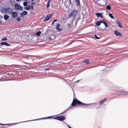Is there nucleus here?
I'll return each instance as SVG.
<instances>
[{"mask_svg": "<svg viewBox=\"0 0 128 128\" xmlns=\"http://www.w3.org/2000/svg\"><path fill=\"white\" fill-rule=\"evenodd\" d=\"M77 104L79 105H84L86 106H88L91 105V104H86L78 100L76 98H74L71 105L72 106H75Z\"/></svg>", "mask_w": 128, "mask_h": 128, "instance_id": "obj_1", "label": "nucleus"}, {"mask_svg": "<svg viewBox=\"0 0 128 128\" xmlns=\"http://www.w3.org/2000/svg\"><path fill=\"white\" fill-rule=\"evenodd\" d=\"M52 118H52V116H50L47 117H44V118H42L41 119H52ZM41 119V118L38 119H37L33 120H28V121H25V122H19L17 123H14L10 124H1V123H0V125H2L7 126V125H8L9 124H10L12 125H16V124H17L20 123L26 122H30V121H35V120H40Z\"/></svg>", "mask_w": 128, "mask_h": 128, "instance_id": "obj_2", "label": "nucleus"}, {"mask_svg": "<svg viewBox=\"0 0 128 128\" xmlns=\"http://www.w3.org/2000/svg\"><path fill=\"white\" fill-rule=\"evenodd\" d=\"M30 34H29L28 35L27 34V35L29 37L33 38L34 37H37L39 36L40 35L41 32H36V33H32V32H30Z\"/></svg>", "mask_w": 128, "mask_h": 128, "instance_id": "obj_3", "label": "nucleus"}, {"mask_svg": "<svg viewBox=\"0 0 128 128\" xmlns=\"http://www.w3.org/2000/svg\"><path fill=\"white\" fill-rule=\"evenodd\" d=\"M54 119L60 121H63L65 120L66 118L64 116H60L56 117L54 118Z\"/></svg>", "mask_w": 128, "mask_h": 128, "instance_id": "obj_4", "label": "nucleus"}, {"mask_svg": "<svg viewBox=\"0 0 128 128\" xmlns=\"http://www.w3.org/2000/svg\"><path fill=\"white\" fill-rule=\"evenodd\" d=\"M77 12V11L76 10H73L72 12L70 14L69 16L73 17L74 18L76 16Z\"/></svg>", "mask_w": 128, "mask_h": 128, "instance_id": "obj_5", "label": "nucleus"}, {"mask_svg": "<svg viewBox=\"0 0 128 128\" xmlns=\"http://www.w3.org/2000/svg\"><path fill=\"white\" fill-rule=\"evenodd\" d=\"M14 6L15 9L16 10H22V7L18 4H15Z\"/></svg>", "mask_w": 128, "mask_h": 128, "instance_id": "obj_6", "label": "nucleus"}, {"mask_svg": "<svg viewBox=\"0 0 128 128\" xmlns=\"http://www.w3.org/2000/svg\"><path fill=\"white\" fill-rule=\"evenodd\" d=\"M12 10L11 8H6L5 13L7 14H10L12 12Z\"/></svg>", "mask_w": 128, "mask_h": 128, "instance_id": "obj_7", "label": "nucleus"}, {"mask_svg": "<svg viewBox=\"0 0 128 128\" xmlns=\"http://www.w3.org/2000/svg\"><path fill=\"white\" fill-rule=\"evenodd\" d=\"M106 4V2L105 0H101L99 5L100 6H105Z\"/></svg>", "mask_w": 128, "mask_h": 128, "instance_id": "obj_8", "label": "nucleus"}, {"mask_svg": "<svg viewBox=\"0 0 128 128\" xmlns=\"http://www.w3.org/2000/svg\"><path fill=\"white\" fill-rule=\"evenodd\" d=\"M52 15V14H50L46 15L44 19V20L45 21H48V20H49L50 18Z\"/></svg>", "mask_w": 128, "mask_h": 128, "instance_id": "obj_9", "label": "nucleus"}, {"mask_svg": "<svg viewBox=\"0 0 128 128\" xmlns=\"http://www.w3.org/2000/svg\"><path fill=\"white\" fill-rule=\"evenodd\" d=\"M0 44L2 45H5L7 46H10V44L5 42H2L0 43Z\"/></svg>", "mask_w": 128, "mask_h": 128, "instance_id": "obj_10", "label": "nucleus"}, {"mask_svg": "<svg viewBox=\"0 0 128 128\" xmlns=\"http://www.w3.org/2000/svg\"><path fill=\"white\" fill-rule=\"evenodd\" d=\"M12 18H16L18 16V14L16 12H12Z\"/></svg>", "mask_w": 128, "mask_h": 128, "instance_id": "obj_11", "label": "nucleus"}, {"mask_svg": "<svg viewBox=\"0 0 128 128\" xmlns=\"http://www.w3.org/2000/svg\"><path fill=\"white\" fill-rule=\"evenodd\" d=\"M107 98H105L103 99L100 100L99 102V104L100 105H102L104 102L106 100Z\"/></svg>", "mask_w": 128, "mask_h": 128, "instance_id": "obj_12", "label": "nucleus"}, {"mask_svg": "<svg viewBox=\"0 0 128 128\" xmlns=\"http://www.w3.org/2000/svg\"><path fill=\"white\" fill-rule=\"evenodd\" d=\"M60 26V25L59 24H58L56 25V29L58 31H61L62 30V29H60L59 28V27Z\"/></svg>", "mask_w": 128, "mask_h": 128, "instance_id": "obj_13", "label": "nucleus"}, {"mask_svg": "<svg viewBox=\"0 0 128 128\" xmlns=\"http://www.w3.org/2000/svg\"><path fill=\"white\" fill-rule=\"evenodd\" d=\"M55 38V36L54 35H52L49 38V39L50 41H52Z\"/></svg>", "mask_w": 128, "mask_h": 128, "instance_id": "obj_14", "label": "nucleus"}, {"mask_svg": "<svg viewBox=\"0 0 128 128\" xmlns=\"http://www.w3.org/2000/svg\"><path fill=\"white\" fill-rule=\"evenodd\" d=\"M102 23V20H100L98 21L96 23V25L97 26H99L100 24Z\"/></svg>", "mask_w": 128, "mask_h": 128, "instance_id": "obj_15", "label": "nucleus"}, {"mask_svg": "<svg viewBox=\"0 0 128 128\" xmlns=\"http://www.w3.org/2000/svg\"><path fill=\"white\" fill-rule=\"evenodd\" d=\"M28 14V12L26 11H24L22 12L21 15L22 16H24Z\"/></svg>", "mask_w": 128, "mask_h": 128, "instance_id": "obj_16", "label": "nucleus"}, {"mask_svg": "<svg viewBox=\"0 0 128 128\" xmlns=\"http://www.w3.org/2000/svg\"><path fill=\"white\" fill-rule=\"evenodd\" d=\"M116 24L118 25V26L121 28H122V25L120 23V22L118 21H116Z\"/></svg>", "mask_w": 128, "mask_h": 128, "instance_id": "obj_17", "label": "nucleus"}, {"mask_svg": "<svg viewBox=\"0 0 128 128\" xmlns=\"http://www.w3.org/2000/svg\"><path fill=\"white\" fill-rule=\"evenodd\" d=\"M97 35L96 34H94V37L95 39H98L101 37V36L99 34H98Z\"/></svg>", "mask_w": 128, "mask_h": 128, "instance_id": "obj_18", "label": "nucleus"}, {"mask_svg": "<svg viewBox=\"0 0 128 128\" xmlns=\"http://www.w3.org/2000/svg\"><path fill=\"white\" fill-rule=\"evenodd\" d=\"M102 23H103V24L106 27H108V26L105 20H102Z\"/></svg>", "mask_w": 128, "mask_h": 128, "instance_id": "obj_19", "label": "nucleus"}, {"mask_svg": "<svg viewBox=\"0 0 128 128\" xmlns=\"http://www.w3.org/2000/svg\"><path fill=\"white\" fill-rule=\"evenodd\" d=\"M114 34L116 36H121L122 35L120 32H114Z\"/></svg>", "mask_w": 128, "mask_h": 128, "instance_id": "obj_20", "label": "nucleus"}, {"mask_svg": "<svg viewBox=\"0 0 128 128\" xmlns=\"http://www.w3.org/2000/svg\"><path fill=\"white\" fill-rule=\"evenodd\" d=\"M68 28H73V27L74 26L73 25V24H68Z\"/></svg>", "mask_w": 128, "mask_h": 128, "instance_id": "obj_21", "label": "nucleus"}, {"mask_svg": "<svg viewBox=\"0 0 128 128\" xmlns=\"http://www.w3.org/2000/svg\"><path fill=\"white\" fill-rule=\"evenodd\" d=\"M83 62L85 63L86 64H88L89 63V61L88 59H84L83 60Z\"/></svg>", "mask_w": 128, "mask_h": 128, "instance_id": "obj_22", "label": "nucleus"}, {"mask_svg": "<svg viewBox=\"0 0 128 128\" xmlns=\"http://www.w3.org/2000/svg\"><path fill=\"white\" fill-rule=\"evenodd\" d=\"M102 14L100 13H97L96 14V15L98 17H103Z\"/></svg>", "mask_w": 128, "mask_h": 128, "instance_id": "obj_23", "label": "nucleus"}, {"mask_svg": "<svg viewBox=\"0 0 128 128\" xmlns=\"http://www.w3.org/2000/svg\"><path fill=\"white\" fill-rule=\"evenodd\" d=\"M52 63H46L45 64V65L46 66L50 67L52 66Z\"/></svg>", "mask_w": 128, "mask_h": 128, "instance_id": "obj_24", "label": "nucleus"}, {"mask_svg": "<svg viewBox=\"0 0 128 128\" xmlns=\"http://www.w3.org/2000/svg\"><path fill=\"white\" fill-rule=\"evenodd\" d=\"M9 16L6 14H5L4 16V18L5 20H7L9 18Z\"/></svg>", "mask_w": 128, "mask_h": 128, "instance_id": "obj_25", "label": "nucleus"}, {"mask_svg": "<svg viewBox=\"0 0 128 128\" xmlns=\"http://www.w3.org/2000/svg\"><path fill=\"white\" fill-rule=\"evenodd\" d=\"M50 0H49L47 2L46 7L47 8H48L50 6Z\"/></svg>", "mask_w": 128, "mask_h": 128, "instance_id": "obj_26", "label": "nucleus"}, {"mask_svg": "<svg viewBox=\"0 0 128 128\" xmlns=\"http://www.w3.org/2000/svg\"><path fill=\"white\" fill-rule=\"evenodd\" d=\"M108 16H109L111 18H112L113 19H114V17L112 15V14L111 13H110L108 14Z\"/></svg>", "mask_w": 128, "mask_h": 128, "instance_id": "obj_27", "label": "nucleus"}, {"mask_svg": "<svg viewBox=\"0 0 128 128\" xmlns=\"http://www.w3.org/2000/svg\"><path fill=\"white\" fill-rule=\"evenodd\" d=\"M76 2L78 6L80 4L79 0H76Z\"/></svg>", "mask_w": 128, "mask_h": 128, "instance_id": "obj_28", "label": "nucleus"}, {"mask_svg": "<svg viewBox=\"0 0 128 128\" xmlns=\"http://www.w3.org/2000/svg\"><path fill=\"white\" fill-rule=\"evenodd\" d=\"M106 9L108 10H110L111 9V6L109 5H108L106 6Z\"/></svg>", "mask_w": 128, "mask_h": 128, "instance_id": "obj_29", "label": "nucleus"}, {"mask_svg": "<svg viewBox=\"0 0 128 128\" xmlns=\"http://www.w3.org/2000/svg\"><path fill=\"white\" fill-rule=\"evenodd\" d=\"M1 10L3 12H5L6 8H2L1 9Z\"/></svg>", "mask_w": 128, "mask_h": 128, "instance_id": "obj_30", "label": "nucleus"}, {"mask_svg": "<svg viewBox=\"0 0 128 128\" xmlns=\"http://www.w3.org/2000/svg\"><path fill=\"white\" fill-rule=\"evenodd\" d=\"M29 9H31V10H32L34 8V6L32 5L30 6L29 5Z\"/></svg>", "mask_w": 128, "mask_h": 128, "instance_id": "obj_31", "label": "nucleus"}, {"mask_svg": "<svg viewBox=\"0 0 128 128\" xmlns=\"http://www.w3.org/2000/svg\"><path fill=\"white\" fill-rule=\"evenodd\" d=\"M18 22H20L21 20V18L20 17H18L16 18Z\"/></svg>", "mask_w": 128, "mask_h": 128, "instance_id": "obj_32", "label": "nucleus"}, {"mask_svg": "<svg viewBox=\"0 0 128 128\" xmlns=\"http://www.w3.org/2000/svg\"><path fill=\"white\" fill-rule=\"evenodd\" d=\"M92 104L93 105H94V106H96L98 105V104L97 103H96L95 102H94V103H93L91 104V105H92Z\"/></svg>", "mask_w": 128, "mask_h": 128, "instance_id": "obj_33", "label": "nucleus"}, {"mask_svg": "<svg viewBox=\"0 0 128 128\" xmlns=\"http://www.w3.org/2000/svg\"><path fill=\"white\" fill-rule=\"evenodd\" d=\"M57 21V20L56 19L54 20H53V22H52V25H54V22H56Z\"/></svg>", "mask_w": 128, "mask_h": 128, "instance_id": "obj_34", "label": "nucleus"}, {"mask_svg": "<svg viewBox=\"0 0 128 128\" xmlns=\"http://www.w3.org/2000/svg\"><path fill=\"white\" fill-rule=\"evenodd\" d=\"M23 5L24 6H26L27 5V3L26 2H24L23 3Z\"/></svg>", "mask_w": 128, "mask_h": 128, "instance_id": "obj_35", "label": "nucleus"}, {"mask_svg": "<svg viewBox=\"0 0 128 128\" xmlns=\"http://www.w3.org/2000/svg\"><path fill=\"white\" fill-rule=\"evenodd\" d=\"M7 66L5 65H3V64H2L0 66V67H2L3 66Z\"/></svg>", "mask_w": 128, "mask_h": 128, "instance_id": "obj_36", "label": "nucleus"}, {"mask_svg": "<svg viewBox=\"0 0 128 128\" xmlns=\"http://www.w3.org/2000/svg\"><path fill=\"white\" fill-rule=\"evenodd\" d=\"M7 40V38H6L4 37L2 39V41L6 40Z\"/></svg>", "mask_w": 128, "mask_h": 128, "instance_id": "obj_37", "label": "nucleus"}, {"mask_svg": "<svg viewBox=\"0 0 128 128\" xmlns=\"http://www.w3.org/2000/svg\"><path fill=\"white\" fill-rule=\"evenodd\" d=\"M25 9L26 10H29V6L25 7Z\"/></svg>", "mask_w": 128, "mask_h": 128, "instance_id": "obj_38", "label": "nucleus"}, {"mask_svg": "<svg viewBox=\"0 0 128 128\" xmlns=\"http://www.w3.org/2000/svg\"><path fill=\"white\" fill-rule=\"evenodd\" d=\"M36 3L35 2H32L31 3V5H34Z\"/></svg>", "mask_w": 128, "mask_h": 128, "instance_id": "obj_39", "label": "nucleus"}, {"mask_svg": "<svg viewBox=\"0 0 128 128\" xmlns=\"http://www.w3.org/2000/svg\"><path fill=\"white\" fill-rule=\"evenodd\" d=\"M45 70H50V68H47L45 69Z\"/></svg>", "mask_w": 128, "mask_h": 128, "instance_id": "obj_40", "label": "nucleus"}, {"mask_svg": "<svg viewBox=\"0 0 128 128\" xmlns=\"http://www.w3.org/2000/svg\"><path fill=\"white\" fill-rule=\"evenodd\" d=\"M66 124L69 128H70L71 127L69 125H68L67 124Z\"/></svg>", "mask_w": 128, "mask_h": 128, "instance_id": "obj_41", "label": "nucleus"}, {"mask_svg": "<svg viewBox=\"0 0 128 128\" xmlns=\"http://www.w3.org/2000/svg\"><path fill=\"white\" fill-rule=\"evenodd\" d=\"M2 21H1L0 20V23L1 24H2Z\"/></svg>", "mask_w": 128, "mask_h": 128, "instance_id": "obj_42", "label": "nucleus"}, {"mask_svg": "<svg viewBox=\"0 0 128 128\" xmlns=\"http://www.w3.org/2000/svg\"><path fill=\"white\" fill-rule=\"evenodd\" d=\"M124 93H127V94H128V92H124Z\"/></svg>", "mask_w": 128, "mask_h": 128, "instance_id": "obj_43", "label": "nucleus"}, {"mask_svg": "<svg viewBox=\"0 0 128 128\" xmlns=\"http://www.w3.org/2000/svg\"><path fill=\"white\" fill-rule=\"evenodd\" d=\"M69 2H70V4H72V2H71V0H69Z\"/></svg>", "mask_w": 128, "mask_h": 128, "instance_id": "obj_44", "label": "nucleus"}, {"mask_svg": "<svg viewBox=\"0 0 128 128\" xmlns=\"http://www.w3.org/2000/svg\"><path fill=\"white\" fill-rule=\"evenodd\" d=\"M66 111V110H65L63 112L61 113L60 114H62L63 113H64Z\"/></svg>", "mask_w": 128, "mask_h": 128, "instance_id": "obj_45", "label": "nucleus"}, {"mask_svg": "<svg viewBox=\"0 0 128 128\" xmlns=\"http://www.w3.org/2000/svg\"><path fill=\"white\" fill-rule=\"evenodd\" d=\"M114 32H118L117 30H114Z\"/></svg>", "mask_w": 128, "mask_h": 128, "instance_id": "obj_46", "label": "nucleus"}, {"mask_svg": "<svg viewBox=\"0 0 128 128\" xmlns=\"http://www.w3.org/2000/svg\"><path fill=\"white\" fill-rule=\"evenodd\" d=\"M80 80H77L76 81V82H78Z\"/></svg>", "mask_w": 128, "mask_h": 128, "instance_id": "obj_47", "label": "nucleus"}, {"mask_svg": "<svg viewBox=\"0 0 128 128\" xmlns=\"http://www.w3.org/2000/svg\"><path fill=\"white\" fill-rule=\"evenodd\" d=\"M16 1H20V0H16Z\"/></svg>", "mask_w": 128, "mask_h": 128, "instance_id": "obj_48", "label": "nucleus"}, {"mask_svg": "<svg viewBox=\"0 0 128 128\" xmlns=\"http://www.w3.org/2000/svg\"><path fill=\"white\" fill-rule=\"evenodd\" d=\"M31 0L32 1V2H33V1H34V0Z\"/></svg>", "mask_w": 128, "mask_h": 128, "instance_id": "obj_49", "label": "nucleus"}, {"mask_svg": "<svg viewBox=\"0 0 128 128\" xmlns=\"http://www.w3.org/2000/svg\"><path fill=\"white\" fill-rule=\"evenodd\" d=\"M41 32L40 31H39L38 32Z\"/></svg>", "mask_w": 128, "mask_h": 128, "instance_id": "obj_50", "label": "nucleus"}, {"mask_svg": "<svg viewBox=\"0 0 128 128\" xmlns=\"http://www.w3.org/2000/svg\"><path fill=\"white\" fill-rule=\"evenodd\" d=\"M71 106H70V107H69V108H71Z\"/></svg>", "mask_w": 128, "mask_h": 128, "instance_id": "obj_51", "label": "nucleus"}, {"mask_svg": "<svg viewBox=\"0 0 128 128\" xmlns=\"http://www.w3.org/2000/svg\"><path fill=\"white\" fill-rule=\"evenodd\" d=\"M60 32H59V34H60Z\"/></svg>", "mask_w": 128, "mask_h": 128, "instance_id": "obj_52", "label": "nucleus"}, {"mask_svg": "<svg viewBox=\"0 0 128 128\" xmlns=\"http://www.w3.org/2000/svg\"><path fill=\"white\" fill-rule=\"evenodd\" d=\"M70 128H71V127H70Z\"/></svg>", "mask_w": 128, "mask_h": 128, "instance_id": "obj_53", "label": "nucleus"}, {"mask_svg": "<svg viewBox=\"0 0 128 128\" xmlns=\"http://www.w3.org/2000/svg\"><path fill=\"white\" fill-rule=\"evenodd\" d=\"M1 72H0V73Z\"/></svg>", "mask_w": 128, "mask_h": 128, "instance_id": "obj_54", "label": "nucleus"}]
</instances>
